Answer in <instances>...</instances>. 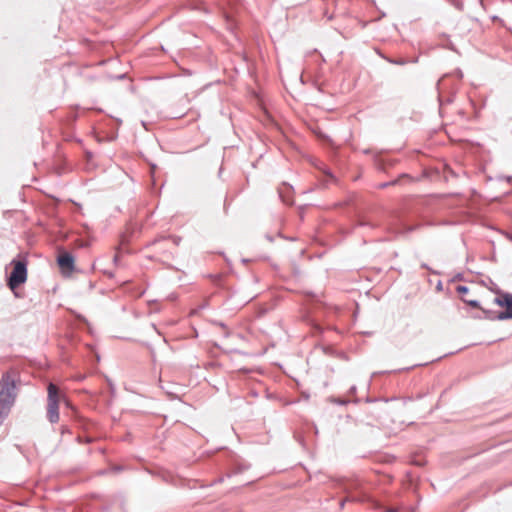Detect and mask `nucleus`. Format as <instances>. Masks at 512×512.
<instances>
[{"label":"nucleus","instance_id":"obj_1","mask_svg":"<svg viewBox=\"0 0 512 512\" xmlns=\"http://www.w3.org/2000/svg\"><path fill=\"white\" fill-rule=\"evenodd\" d=\"M16 396V373L5 372L0 379V424L8 416Z\"/></svg>","mask_w":512,"mask_h":512},{"label":"nucleus","instance_id":"obj_2","mask_svg":"<svg viewBox=\"0 0 512 512\" xmlns=\"http://www.w3.org/2000/svg\"><path fill=\"white\" fill-rule=\"evenodd\" d=\"M47 390V418L51 423H56L59 420L60 392L58 387L53 383H49Z\"/></svg>","mask_w":512,"mask_h":512},{"label":"nucleus","instance_id":"obj_3","mask_svg":"<svg viewBox=\"0 0 512 512\" xmlns=\"http://www.w3.org/2000/svg\"><path fill=\"white\" fill-rule=\"evenodd\" d=\"M13 269L8 276L7 285L11 290H15L27 280V263L22 260H13Z\"/></svg>","mask_w":512,"mask_h":512},{"label":"nucleus","instance_id":"obj_4","mask_svg":"<svg viewBox=\"0 0 512 512\" xmlns=\"http://www.w3.org/2000/svg\"><path fill=\"white\" fill-rule=\"evenodd\" d=\"M494 303L504 310L497 313L496 318L499 321L512 320V294L508 292H499L494 298Z\"/></svg>","mask_w":512,"mask_h":512},{"label":"nucleus","instance_id":"obj_5","mask_svg":"<svg viewBox=\"0 0 512 512\" xmlns=\"http://www.w3.org/2000/svg\"><path fill=\"white\" fill-rule=\"evenodd\" d=\"M57 264L63 274L69 275L74 270L75 260L70 252L61 251L57 257Z\"/></svg>","mask_w":512,"mask_h":512},{"label":"nucleus","instance_id":"obj_6","mask_svg":"<svg viewBox=\"0 0 512 512\" xmlns=\"http://www.w3.org/2000/svg\"><path fill=\"white\" fill-rule=\"evenodd\" d=\"M442 83H443V80H440L438 82V89H440V85H442ZM453 100H454V94H448V95L445 96L441 92V90H439L438 101H439L440 109L442 108L443 105L452 103Z\"/></svg>","mask_w":512,"mask_h":512},{"label":"nucleus","instance_id":"obj_7","mask_svg":"<svg viewBox=\"0 0 512 512\" xmlns=\"http://www.w3.org/2000/svg\"><path fill=\"white\" fill-rule=\"evenodd\" d=\"M403 180H408V181H411L412 178L408 175V174H401L398 178L392 180V181H389V182H383L381 184H379V188L380 189H385L389 186H394V185H397V184H400Z\"/></svg>","mask_w":512,"mask_h":512},{"label":"nucleus","instance_id":"obj_8","mask_svg":"<svg viewBox=\"0 0 512 512\" xmlns=\"http://www.w3.org/2000/svg\"><path fill=\"white\" fill-rule=\"evenodd\" d=\"M375 163L379 169L385 170L387 166H392L393 162L390 160H386L383 157L377 156L375 159Z\"/></svg>","mask_w":512,"mask_h":512},{"label":"nucleus","instance_id":"obj_9","mask_svg":"<svg viewBox=\"0 0 512 512\" xmlns=\"http://www.w3.org/2000/svg\"><path fill=\"white\" fill-rule=\"evenodd\" d=\"M481 311L483 312L485 319H489V320H492V321L493 320H498V318H496L498 312H495V311H492V310H487V309H484V308H482Z\"/></svg>","mask_w":512,"mask_h":512},{"label":"nucleus","instance_id":"obj_10","mask_svg":"<svg viewBox=\"0 0 512 512\" xmlns=\"http://www.w3.org/2000/svg\"><path fill=\"white\" fill-rule=\"evenodd\" d=\"M279 197L287 205H291L293 203L292 197L286 194L282 189L279 190Z\"/></svg>","mask_w":512,"mask_h":512},{"label":"nucleus","instance_id":"obj_11","mask_svg":"<svg viewBox=\"0 0 512 512\" xmlns=\"http://www.w3.org/2000/svg\"><path fill=\"white\" fill-rule=\"evenodd\" d=\"M462 300L464 303H466L467 305H469L472 308H476V309H480V310L482 309L480 302L477 300H468V299H464V298H462Z\"/></svg>","mask_w":512,"mask_h":512},{"label":"nucleus","instance_id":"obj_12","mask_svg":"<svg viewBox=\"0 0 512 512\" xmlns=\"http://www.w3.org/2000/svg\"><path fill=\"white\" fill-rule=\"evenodd\" d=\"M456 291L459 294L464 295V294H467L469 292V288L467 286H464V285H458L456 287Z\"/></svg>","mask_w":512,"mask_h":512},{"label":"nucleus","instance_id":"obj_13","mask_svg":"<svg viewBox=\"0 0 512 512\" xmlns=\"http://www.w3.org/2000/svg\"><path fill=\"white\" fill-rule=\"evenodd\" d=\"M331 402L336 403L338 405H346L349 403V400L342 398H331Z\"/></svg>","mask_w":512,"mask_h":512},{"label":"nucleus","instance_id":"obj_14","mask_svg":"<svg viewBox=\"0 0 512 512\" xmlns=\"http://www.w3.org/2000/svg\"><path fill=\"white\" fill-rule=\"evenodd\" d=\"M388 62L392 63V64H396V65H404L407 63V60L405 59H398V60H394V59H387Z\"/></svg>","mask_w":512,"mask_h":512},{"label":"nucleus","instance_id":"obj_15","mask_svg":"<svg viewBox=\"0 0 512 512\" xmlns=\"http://www.w3.org/2000/svg\"><path fill=\"white\" fill-rule=\"evenodd\" d=\"M456 281H464V275L462 273H457L452 279L451 282Z\"/></svg>","mask_w":512,"mask_h":512},{"label":"nucleus","instance_id":"obj_16","mask_svg":"<svg viewBox=\"0 0 512 512\" xmlns=\"http://www.w3.org/2000/svg\"><path fill=\"white\" fill-rule=\"evenodd\" d=\"M357 226H370V227H374L372 224H370L369 222L365 221L364 219H359L358 222H357Z\"/></svg>","mask_w":512,"mask_h":512},{"label":"nucleus","instance_id":"obj_17","mask_svg":"<svg viewBox=\"0 0 512 512\" xmlns=\"http://www.w3.org/2000/svg\"><path fill=\"white\" fill-rule=\"evenodd\" d=\"M248 465H239L238 468H237V473H240V472H243L244 470L248 469Z\"/></svg>","mask_w":512,"mask_h":512},{"label":"nucleus","instance_id":"obj_18","mask_svg":"<svg viewBox=\"0 0 512 512\" xmlns=\"http://www.w3.org/2000/svg\"><path fill=\"white\" fill-rule=\"evenodd\" d=\"M210 277L214 280V282H218V281H220V280H221V278H222V276H221L220 274H217V275H211Z\"/></svg>","mask_w":512,"mask_h":512},{"label":"nucleus","instance_id":"obj_19","mask_svg":"<svg viewBox=\"0 0 512 512\" xmlns=\"http://www.w3.org/2000/svg\"><path fill=\"white\" fill-rule=\"evenodd\" d=\"M436 289H437V291H442V290H443V285H442V282H441V281H439V282L437 283V285H436Z\"/></svg>","mask_w":512,"mask_h":512},{"label":"nucleus","instance_id":"obj_20","mask_svg":"<svg viewBox=\"0 0 512 512\" xmlns=\"http://www.w3.org/2000/svg\"><path fill=\"white\" fill-rule=\"evenodd\" d=\"M422 267L425 268V269H428L429 271H431L432 273L434 274H439L438 272L436 271H432L426 264H422Z\"/></svg>","mask_w":512,"mask_h":512},{"label":"nucleus","instance_id":"obj_21","mask_svg":"<svg viewBox=\"0 0 512 512\" xmlns=\"http://www.w3.org/2000/svg\"><path fill=\"white\" fill-rule=\"evenodd\" d=\"M356 390H357L356 386H352V387L350 388V390H349V393H351V394H355V393H356Z\"/></svg>","mask_w":512,"mask_h":512},{"label":"nucleus","instance_id":"obj_22","mask_svg":"<svg viewBox=\"0 0 512 512\" xmlns=\"http://www.w3.org/2000/svg\"><path fill=\"white\" fill-rule=\"evenodd\" d=\"M398 508H389L387 509V512H398Z\"/></svg>","mask_w":512,"mask_h":512},{"label":"nucleus","instance_id":"obj_23","mask_svg":"<svg viewBox=\"0 0 512 512\" xmlns=\"http://www.w3.org/2000/svg\"><path fill=\"white\" fill-rule=\"evenodd\" d=\"M266 238H267L270 242H272V241L274 240V239H273V237H272V236H270V235H266Z\"/></svg>","mask_w":512,"mask_h":512},{"label":"nucleus","instance_id":"obj_24","mask_svg":"<svg viewBox=\"0 0 512 512\" xmlns=\"http://www.w3.org/2000/svg\"><path fill=\"white\" fill-rule=\"evenodd\" d=\"M347 500H349V501H354V500H356V498H354V497H352V496H348V497H347Z\"/></svg>","mask_w":512,"mask_h":512},{"label":"nucleus","instance_id":"obj_25","mask_svg":"<svg viewBox=\"0 0 512 512\" xmlns=\"http://www.w3.org/2000/svg\"><path fill=\"white\" fill-rule=\"evenodd\" d=\"M119 259V256L118 255H115L114 258H113V261L116 263Z\"/></svg>","mask_w":512,"mask_h":512},{"label":"nucleus","instance_id":"obj_26","mask_svg":"<svg viewBox=\"0 0 512 512\" xmlns=\"http://www.w3.org/2000/svg\"><path fill=\"white\" fill-rule=\"evenodd\" d=\"M224 210L227 211V200H225V203H224Z\"/></svg>","mask_w":512,"mask_h":512},{"label":"nucleus","instance_id":"obj_27","mask_svg":"<svg viewBox=\"0 0 512 512\" xmlns=\"http://www.w3.org/2000/svg\"><path fill=\"white\" fill-rule=\"evenodd\" d=\"M328 176L331 178V179H334V176L330 173H328Z\"/></svg>","mask_w":512,"mask_h":512},{"label":"nucleus","instance_id":"obj_28","mask_svg":"<svg viewBox=\"0 0 512 512\" xmlns=\"http://www.w3.org/2000/svg\"><path fill=\"white\" fill-rule=\"evenodd\" d=\"M107 274H108V276H109L110 278H112V277H113V273H111V272H110V273H107Z\"/></svg>","mask_w":512,"mask_h":512},{"label":"nucleus","instance_id":"obj_29","mask_svg":"<svg viewBox=\"0 0 512 512\" xmlns=\"http://www.w3.org/2000/svg\"><path fill=\"white\" fill-rule=\"evenodd\" d=\"M286 189H287L288 191H290V190H291V186H287V187H286Z\"/></svg>","mask_w":512,"mask_h":512},{"label":"nucleus","instance_id":"obj_30","mask_svg":"<svg viewBox=\"0 0 512 512\" xmlns=\"http://www.w3.org/2000/svg\"><path fill=\"white\" fill-rule=\"evenodd\" d=\"M509 239L512 241V235L509 236Z\"/></svg>","mask_w":512,"mask_h":512}]
</instances>
